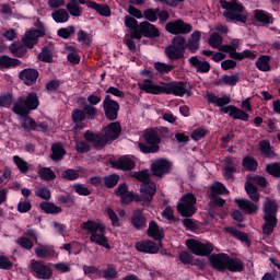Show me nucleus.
<instances>
[{"label":"nucleus","instance_id":"1","mask_svg":"<svg viewBox=\"0 0 280 280\" xmlns=\"http://www.w3.org/2000/svg\"><path fill=\"white\" fill-rule=\"evenodd\" d=\"M163 85L154 84L151 79H144L141 84H139L141 91L149 93L150 95H176V97H191L194 92L187 90V82H162Z\"/></svg>","mask_w":280,"mask_h":280},{"label":"nucleus","instance_id":"2","mask_svg":"<svg viewBox=\"0 0 280 280\" xmlns=\"http://www.w3.org/2000/svg\"><path fill=\"white\" fill-rule=\"evenodd\" d=\"M103 136L97 135L91 130H86L83 133L84 141L92 143L95 150H104L108 143L117 141L121 137V122L113 120L103 128Z\"/></svg>","mask_w":280,"mask_h":280},{"label":"nucleus","instance_id":"3","mask_svg":"<svg viewBox=\"0 0 280 280\" xmlns=\"http://www.w3.org/2000/svg\"><path fill=\"white\" fill-rule=\"evenodd\" d=\"M38 28L27 31L22 39L23 44H12L9 49L15 58H25L27 49H34L38 45V38L45 36V26L37 25Z\"/></svg>","mask_w":280,"mask_h":280},{"label":"nucleus","instance_id":"4","mask_svg":"<svg viewBox=\"0 0 280 280\" xmlns=\"http://www.w3.org/2000/svg\"><path fill=\"white\" fill-rule=\"evenodd\" d=\"M279 211V206L277 200L267 197L264 203V217L265 223L262 224V234L272 235L275 232V226H277V212Z\"/></svg>","mask_w":280,"mask_h":280},{"label":"nucleus","instance_id":"5","mask_svg":"<svg viewBox=\"0 0 280 280\" xmlns=\"http://www.w3.org/2000/svg\"><path fill=\"white\" fill-rule=\"evenodd\" d=\"M142 139L144 142L138 143V148L142 154H158V152H161V135L156 129H145Z\"/></svg>","mask_w":280,"mask_h":280},{"label":"nucleus","instance_id":"6","mask_svg":"<svg viewBox=\"0 0 280 280\" xmlns=\"http://www.w3.org/2000/svg\"><path fill=\"white\" fill-rule=\"evenodd\" d=\"M40 106L38 94L31 92L26 97L20 96L12 107V113L20 117H27L32 110H36Z\"/></svg>","mask_w":280,"mask_h":280},{"label":"nucleus","instance_id":"7","mask_svg":"<svg viewBox=\"0 0 280 280\" xmlns=\"http://www.w3.org/2000/svg\"><path fill=\"white\" fill-rule=\"evenodd\" d=\"M81 229H83V231H88V233H91L90 242H93L98 246H103V248H110L108 238L105 236L106 226L102 225V223L89 220L82 223Z\"/></svg>","mask_w":280,"mask_h":280},{"label":"nucleus","instance_id":"8","mask_svg":"<svg viewBox=\"0 0 280 280\" xmlns=\"http://www.w3.org/2000/svg\"><path fill=\"white\" fill-rule=\"evenodd\" d=\"M220 5L223 10H228L223 13V16L226 18L228 21H237L238 23H246V21H248V15L242 14L246 9L242 3H238L237 0H232L231 2L220 0Z\"/></svg>","mask_w":280,"mask_h":280},{"label":"nucleus","instance_id":"9","mask_svg":"<svg viewBox=\"0 0 280 280\" xmlns=\"http://www.w3.org/2000/svg\"><path fill=\"white\" fill-rule=\"evenodd\" d=\"M139 183H142L140 186L141 196L133 195V200L136 202H141L142 198L145 202H152L154 194H156V184L150 179V176H136Z\"/></svg>","mask_w":280,"mask_h":280},{"label":"nucleus","instance_id":"10","mask_svg":"<svg viewBox=\"0 0 280 280\" xmlns=\"http://www.w3.org/2000/svg\"><path fill=\"white\" fill-rule=\"evenodd\" d=\"M159 38L161 36V31L156 25L144 21L139 23V27L136 32H131V38H136V40H141V38Z\"/></svg>","mask_w":280,"mask_h":280},{"label":"nucleus","instance_id":"11","mask_svg":"<svg viewBox=\"0 0 280 280\" xmlns=\"http://www.w3.org/2000/svg\"><path fill=\"white\" fill-rule=\"evenodd\" d=\"M196 196L191 192H187L182 197V202L177 205V211L183 218H191L196 213Z\"/></svg>","mask_w":280,"mask_h":280},{"label":"nucleus","instance_id":"12","mask_svg":"<svg viewBox=\"0 0 280 280\" xmlns=\"http://www.w3.org/2000/svg\"><path fill=\"white\" fill-rule=\"evenodd\" d=\"M102 106H103V110L105 113L106 119L108 121H117L119 117V110L121 109L119 102L113 100V96L107 94L103 100Z\"/></svg>","mask_w":280,"mask_h":280},{"label":"nucleus","instance_id":"13","mask_svg":"<svg viewBox=\"0 0 280 280\" xmlns=\"http://www.w3.org/2000/svg\"><path fill=\"white\" fill-rule=\"evenodd\" d=\"M186 246L192 255L198 257H209L213 253V245L211 243H200V241L194 238L187 240Z\"/></svg>","mask_w":280,"mask_h":280},{"label":"nucleus","instance_id":"14","mask_svg":"<svg viewBox=\"0 0 280 280\" xmlns=\"http://www.w3.org/2000/svg\"><path fill=\"white\" fill-rule=\"evenodd\" d=\"M143 19L148 23H159L165 25L170 21V12L167 10H160L159 8H149L143 11Z\"/></svg>","mask_w":280,"mask_h":280},{"label":"nucleus","instance_id":"15","mask_svg":"<svg viewBox=\"0 0 280 280\" xmlns=\"http://www.w3.org/2000/svg\"><path fill=\"white\" fill-rule=\"evenodd\" d=\"M191 30H194V26H191L189 23H186L182 19L167 22L165 24V31L168 34H173L174 36H178L180 34H189L191 33Z\"/></svg>","mask_w":280,"mask_h":280},{"label":"nucleus","instance_id":"16","mask_svg":"<svg viewBox=\"0 0 280 280\" xmlns=\"http://www.w3.org/2000/svg\"><path fill=\"white\" fill-rule=\"evenodd\" d=\"M173 167L174 164L170 160L159 158L152 162L151 172L153 176H166L167 174H172Z\"/></svg>","mask_w":280,"mask_h":280},{"label":"nucleus","instance_id":"17","mask_svg":"<svg viewBox=\"0 0 280 280\" xmlns=\"http://www.w3.org/2000/svg\"><path fill=\"white\" fill-rule=\"evenodd\" d=\"M110 165L115 170H121V172H132L137 167V162L128 155H122L117 160L110 161Z\"/></svg>","mask_w":280,"mask_h":280},{"label":"nucleus","instance_id":"18","mask_svg":"<svg viewBox=\"0 0 280 280\" xmlns=\"http://www.w3.org/2000/svg\"><path fill=\"white\" fill-rule=\"evenodd\" d=\"M40 73L36 68H25L19 72V80H21L26 86H34L36 80H38Z\"/></svg>","mask_w":280,"mask_h":280},{"label":"nucleus","instance_id":"19","mask_svg":"<svg viewBox=\"0 0 280 280\" xmlns=\"http://www.w3.org/2000/svg\"><path fill=\"white\" fill-rule=\"evenodd\" d=\"M221 112L224 113V115H229L232 119H240L241 121H248V119H250V115L248 113L235 105H228L221 108Z\"/></svg>","mask_w":280,"mask_h":280},{"label":"nucleus","instance_id":"20","mask_svg":"<svg viewBox=\"0 0 280 280\" xmlns=\"http://www.w3.org/2000/svg\"><path fill=\"white\" fill-rule=\"evenodd\" d=\"M229 259L230 256L226 254H217L210 256V262L212 268H214V270H218L219 272L226 270L229 266Z\"/></svg>","mask_w":280,"mask_h":280},{"label":"nucleus","instance_id":"21","mask_svg":"<svg viewBox=\"0 0 280 280\" xmlns=\"http://www.w3.org/2000/svg\"><path fill=\"white\" fill-rule=\"evenodd\" d=\"M224 165L222 172L224 176H233V174H237V167L240 162L235 156L228 155L222 160Z\"/></svg>","mask_w":280,"mask_h":280},{"label":"nucleus","instance_id":"22","mask_svg":"<svg viewBox=\"0 0 280 280\" xmlns=\"http://www.w3.org/2000/svg\"><path fill=\"white\" fill-rule=\"evenodd\" d=\"M188 62L192 69H196L197 73H209L211 71V63L209 61H200L198 56L190 57Z\"/></svg>","mask_w":280,"mask_h":280},{"label":"nucleus","instance_id":"23","mask_svg":"<svg viewBox=\"0 0 280 280\" xmlns=\"http://www.w3.org/2000/svg\"><path fill=\"white\" fill-rule=\"evenodd\" d=\"M71 119L74 124L73 130H84V121H86V113L83 109L75 108L71 113Z\"/></svg>","mask_w":280,"mask_h":280},{"label":"nucleus","instance_id":"24","mask_svg":"<svg viewBox=\"0 0 280 280\" xmlns=\"http://www.w3.org/2000/svg\"><path fill=\"white\" fill-rule=\"evenodd\" d=\"M31 268L36 273L37 279H51V269L49 267L38 261H33Z\"/></svg>","mask_w":280,"mask_h":280},{"label":"nucleus","instance_id":"25","mask_svg":"<svg viewBox=\"0 0 280 280\" xmlns=\"http://www.w3.org/2000/svg\"><path fill=\"white\" fill-rule=\"evenodd\" d=\"M131 224L137 231H143L148 226V219L143 215L142 210H135L131 217Z\"/></svg>","mask_w":280,"mask_h":280},{"label":"nucleus","instance_id":"26","mask_svg":"<svg viewBox=\"0 0 280 280\" xmlns=\"http://www.w3.org/2000/svg\"><path fill=\"white\" fill-rule=\"evenodd\" d=\"M136 250L154 255L155 253H159V245L154 243V241H141L136 243Z\"/></svg>","mask_w":280,"mask_h":280},{"label":"nucleus","instance_id":"27","mask_svg":"<svg viewBox=\"0 0 280 280\" xmlns=\"http://www.w3.org/2000/svg\"><path fill=\"white\" fill-rule=\"evenodd\" d=\"M254 19L257 23H261V25L265 27H268V25H272L275 23V18H272V14L266 13V11L259 9L254 11Z\"/></svg>","mask_w":280,"mask_h":280},{"label":"nucleus","instance_id":"28","mask_svg":"<svg viewBox=\"0 0 280 280\" xmlns=\"http://www.w3.org/2000/svg\"><path fill=\"white\" fill-rule=\"evenodd\" d=\"M235 202L237 203L240 209H242L246 213L253 214V213H257V211H259V206L257 205V202L250 201L246 198L235 199Z\"/></svg>","mask_w":280,"mask_h":280},{"label":"nucleus","instance_id":"29","mask_svg":"<svg viewBox=\"0 0 280 280\" xmlns=\"http://www.w3.org/2000/svg\"><path fill=\"white\" fill-rule=\"evenodd\" d=\"M86 5L91 10H95V12H97V14H100L101 16L108 18L112 14L110 7H108V4H102L93 0H88Z\"/></svg>","mask_w":280,"mask_h":280},{"label":"nucleus","instance_id":"30","mask_svg":"<svg viewBox=\"0 0 280 280\" xmlns=\"http://www.w3.org/2000/svg\"><path fill=\"white\" fill-rule=\"evenodd\" d=\"M22 62L19 59H14L8 55L0 56V71H4V69H14L16 67H21Z\"/></svg>","mask_w":280,"mask_h":280},{"label":"nucleus","instance_id":"31","mask_svg":"<svg viewBox=\"0 0 280 280\" xmlns=\"http://www.w3.org/2000/svg\"><path fill=\"white\" fill-rule=\"evenodd\" d=\"M270 60H272V57L268 55L259 56L255 62L256 69L258 71H264V72L271 71L272 67H270Z\"/></svg>","mask_w":280,"mask_h":280},{"label":"nucleus","instance_id":"32","mask_svg":"<svg viewBox=\"0 0 280 280\" xmlns=\"http://www.w3.org/2000/svg\"><path fill=\"white\" fill-rule=\"evenodd\" d=\"M79 102L80 104H83V112L85 113L86 119L93 120L97 117V107L89 105L84 97L79 98Z\"/></svg>","mask_w":280,"mask_h":280},{"label":"nucleus","instance_id":"33","mask_svg":"<svg viewBox=\"0 0 280 280\" xmlns=\"http://www.w3.org/2000/svg\"><path fill=\"white\" fill-rule=\"evenodd\" d=\"M165 54H166V57L168 58V60H183V58H185V51L184 50H180L174 46H168L166 47L165 49Z\"/></svg>","mask_w":280,"mask_h":280},{"label":"nucleus","instance_id":"34","mask_svg":"<svg viewBox=\"0 0 280 280\" xmlns=\"http://www.w3.org/2000/svg\"><path fill=\"white\" fill-rule=\"evenodd\" d=\"M51 161H62L65 154H67V151L65 150V147H62V143H54L51 145Z\"/></svg>","mask_w":280,"mask_h":280},{"label":"nucleus","instance_id":"35","mask_svg":"<svg viewBox=\"0 0 280 280\" xmlns=\"http://www.w3.org/2000/svg\"><path fill=\"white\" fill-rule=\"evenodd\" d=\"M66 10L71 16H82L83 9L78 4V0H69L66 4Z\"/></svg>","mask_w":280,"mask_h":280},{"label":"nucleus","instance_id":"36","mask_svg":"<svg viewBox=\"0 0 280 280\" xmlns=\"http://www.w3.org/2000/svg\"><path fill=\"white\" fill-rule=\"evenodd\" d=\"M28 126L31 130L35 132H47L49 130V125L47 122H37L34 118H27Z\"/></svg>","mask_w":280,"mask_h":280},{"label":"nucleus","instance_id":"37","mask_svg":"<svg viewBox=\"0 0 280 280\" xmlns=\"http://www.w3.org/2000/svg\"><path fill=\"white\" fill-rule=\"evenodd\" d=\"M226 270H230V272H243L244 262L242 261V259L231 258L230 256Z\"/></svg>","mask_w":280,"mask_h":280},{"label":"nucleus","instance_id":"38","mask_svg":"<svg viewBox=\"0 0 280 280\" xmlns=\"http://www.w3.org/2000/svg\"><path fill=\"white\" fill-rule=\"evenodd\" d=\"M149 237H153V240H163L164 234L161 229H159V224L156 222L151 221L148 229Z\"/></svg>","mask_w":280,"mask_h":280},{"label":"nucleus","instance_id":"39","mask_svg":"<svg viewBox=\"0 0 280 280\" xmlns=\"http://www.w3.org/2000/svg\"><path fill=\"white\" fill-rule=\"evenodd\" d=\"M51 18L55 23H67L70 19L69 12H67L65 9L55 10L51 13Z\"/></svg>","mask_w":280,"mask_h":280},{"label":"nucleus","instance_id":"40","mask_svg":"<svg viewBox=\"0 0 280 280\" xmlns=\"http://www.w3.org/2000/svg\"><path fill=\"white\" fill-rule=\"evenodd\" d=\"M242 165L246 172H257L259 163L253 156L243 158Z\"/></svg>","mask_w":280,"mask_h":280},{"label":"nucleus","instance_id":"41","mask_svg":"<svg viewBox=\"0 0 280 280\" xmlns=\"http://www.w3.org/2000/svg\"><path fill=\"white\" fill-rule=\"evenodd\" d=\"M39 208L44 213H62V208L55 206L54 202L43 201Z\"/></svg>","mask_w":280,"mask_h":280},{"label":"nucleus","instance_id":"42","mask_svg":"<svg viewBox=\"0 0 280 280\" xmlns=\"http://www.w3.org/2000/svg\"><path fill=\"white\" fill-rule=\"evenodd\" d=\"M38 59L40 62H47L48 65H51V62H54V52H51V49H49L48 46H44L38 55Z\"/></svg>","mask_w":280,"mask_h":280},{"label":"nucleus","instance_id":"43","mask_svg":"<svg viewBox=\"0 0 280 280\" xmlns=\"http://www.w3.org/2000/svg\"><path fill=\"white\" fill-rule=\"evenodd\" d=\"M171 47H175V49H179L180 51H184L187 49V39L180 35H176L172 39Z\"/></svg>","mask_w":280,"mask_h":280},{"label":"nucleus","instance_id":"44","mask_svg":"<svg viewBox=\"0 0 280 280\" xmlns=\"http://www.w3.org/2000/svg\"><path fill=\"white\" fill-rule=\"evenodd\" d=\"M73 34H75L74 25H70L68 27H61L57 31V36H59L60 38H63V40L71 38Z\"/></svg>","mask_w":280,"mask_h":280},{"label":"nucleus","instance_id":"45","mask_svg":"<svg viewBox=\"0 0 280 280\" xmlns=\"http://www.w3.org/2000/svg\"><path fill=\"white\" fill-rule=\"evenodd\" d=\"M13 162L16 165L18 170H20L21 174H27L30 166L27 165V162L19 155L13 156Z\"/></svg>","mask_w":280,"mask_h":280},{"label":"nucleus","instance_id":"46","mask_svg":"<svg viewBox=\"0 0 280 280\" xmlns=\"http://www.w3.org/2000/svg\"><path fill=\"white\" fill-rule=\"evenodd\" d=\"M222 35H220V33L218 32H214L210 35L208 44L210 45V47H213V49H218L220 45H222Z\"/></svg>","mask_w":280,"mask_h":280},{"label":"nucleus","instance_id":"47","mask_svg":"<svg viewBox=\"0 0 280 280\" xmlns=\"http://www.w3.org/2000/svg\"><path fill=\"white\" fill-rule=\"evenodd\" d=\"M119 277V272H117V269L113 265H108L105 270H103V278L107 280H114Z\"/></svg>","mask_w":280,"mask_h":280},{"label":"nucleus","instance_id":"48","mask_svg":"<svg viewBox=\"0 0 280 280\" xmlns=\"http://www.w3.org/2000/svg\"><path fill=\"white\" fill-rule=\"evenodd\" d=\"M77 40L79 43H85L88 47H91L93 39L91 38V35L86 33L84 30H79L77 33Z\"/></svg>","mask_w":280,"mask_h":280},{"label":"nucleus","instance_id":"49","mask_svg":"<svg viewBox=\"0 0 280 280\" xmlns=\"http://www.w3.org/2000/svg\"><path fill=\"white\" fill-rule=\"evenodd\" d=\"M125 27H127V30H130L131 32H137V30H139V21H137V19H135L133 16L126 15Z\"/></svg>","mask_w":280,"mask_h":280},{"label":"nucleus","instance_id":"50","mask_svg":"<svg viewBox=\"0 0 280 280\" xmlns=\"http://www.w3.org/2000/svg\"><path fill=\"white\" fill-rule=\"evenodd\" d=\"M155 71H159V73H170V71H174L176 68L175 66L167 65L161 61H158L153 65Z\"/></svg>","mask_w":280,"mask_h":280},{"label":"nucleus","instance_id":"51","mask_svg":"<svg viewBox=\"0 0 280 280\" xmlns=\"http://www.w3.org/2000/svg\"><path fill=\"white\" fill-rule=\"evenodd\" d=\"M92 142L89 141H77L75 142V151L78 152V154H88V152L91 151V144Z\"/></svg>","mask_w":280,"mask_h":280},{"label":"nucleus","instance_id":"52","mask_svg":"<svg viewBox=\"0 0 280 280\" xmlns=\"http://www.w3.org/2000/svg\"><path fill=\"white\" fill-rule=\"evenodd\" d=\"M259 150L261 152V154H264L265 156H272V145H270V141L268 140H262L259 142Z\"/></svg>","mask_w":280,"mask_h":280},{"label":"nucleus","instance_id":"53","mask_svg":"<svg viewBox=\"0 0 280 280\" xmlns=\"http://www.w3.org/2000/svg\"><path fill=\"white\" fill-rule=\"evenodd\" d=\"M266 172L269 174V176H280V162L267 164Z\"/></svg>","mask_w":280,"mask_h":280},{"label":"nucleus","instance_id":"54","mask_svg":"<svg viewBox=\"0 0 280 280\" xmlns=\"http://www.w3.org/2000/svg\"><path fill=\"white\" fill-rule=\"evenodd\" d=\"M211 196H222L226 192V187L222 183H214L210 186Z\"/></svg>","mask_w":280,"mask_h":280},{"label":"nucleus","instance_id":"55","mask_svg":"<svg viewBox=\"0 0 280 280\" xmlns=\"http://www.w3.org/2000/svg\"><path fill=\"white\" fill-rule=\"evenodd\" d=\"M209 135V130H206L205 128H198L192 131L190 135L192 141H200V139H205Z\"/></svg>","mask_w":280,"mask_h":280},{"label":"nucleus","instance_id":"56","mask_svg":"<svg viewBox=\"0 0 280 280\" xmlns=\"http://www.w3.org/2000/svg\"><path fill=\"white\" fill-rule=\"evenodd\" d=\"M80 171L73 170V168H65V167H58L57 174L58 176H80Z\"/></svg>","mask_w":280,"mask_h":280},{"label":"nucleus","instance_id":"57","mask_svg":"<svg viewBox=\"0 0 280 280\" xmlns=\"http://www.w3.org/2000/svg\"><path fill=\"white\" fill-rule=\"evenodd\" d=\"M103 180L107 189H113L119 183V176H105Z\"/></svg>","mask_w":280,"mask_h":280},{"label":"nucleus","instance_id":"58","mask_svg":"<svg viewBox=\"0 0 280 280\" xmlns=\"http://www.w3.org/2000/svg\"><path fill=\"white\" fill-rule=\"evenodd\" d=\"M240 82V74H224L225 86H235Z\"/></svg>","mask_w":280,"mask_h":280},{"label":"nucleus","instance_id":"59","mask_svg":"<svg viewBox=\"0 0 280 280\" xmlns=\"http://www.w3.org/2000/svg\"><path fill=\"white\" fill-rule=\"evenodd\" d=\"M12 106V94L0 95V108H10Z\"/></svg>","mask_w":280,"mask_h":280},{"label":"nucleus","instance_id":"60","mask_svg":"<svg viewBox=\"0 0 280 280\" xmlns=\"http://www.w3.org/2000/svg\"><path fill=\"white\" fill-rule=\"evenodd\" d=\"M12 268H14V262L9 257L0 256V269L12 270Z\"/></svg>","mask_w":280,"mask_h":280},{"label":"nucleus","instance_id":"61","mask_svg":"<svg viewBox=\"0 0 280 280\" xmlns=\"http://www.w3.org/2000/svg\"><path fill=\"white\" fill-rule=\"evenodd\" d=\"M233 237H236V240H240L241 242H245L247 246H250V240H248V234L240 231V230H234L232 232Z\"/></svg>","mask_w":280,"mask_h":280},{"label":"nucleus","instance_id":"62","mask_svg":"<svg viewBox=\"0 0 280 280\" xmlns=\"http://www.w3.org/2000/svg\"><path fill=\"white\" fill-rule=\"evenodd\" d=\"M226 203V200L218 197V195L212 196V198L210 199V202L208 203V207H224V205Z\"/></svg>","mask_w":280,"mask_h":280},{"label":"nucleus","instance_id":"63","mask_svg":"<svg viewBox=\"0 0 280 280\" xmlns=\"http://www.w3.org/2000/svg\"><path fill=\"white\" fill-rule=\"evenodd\" d=\"M235 67H237V61H235L233 59L223 60L221 62V69L223 71H229L231 69H235Z\"/></svg>","mask_w":280,"mask_h":280},{"label":"nucleus","instance_id":"64","mask_svg":"<svg viewBox=\"0 0 280 280\" xmlns=\"http://www.w3.org/2000/svg\"><path fill=\"white\" fill-rule=\"evenodd\" d=\"M60 89V80H50L46 83V91L54 92Z\"/></svg>","mask_w":280,"mask_h":280}]
</instances>
